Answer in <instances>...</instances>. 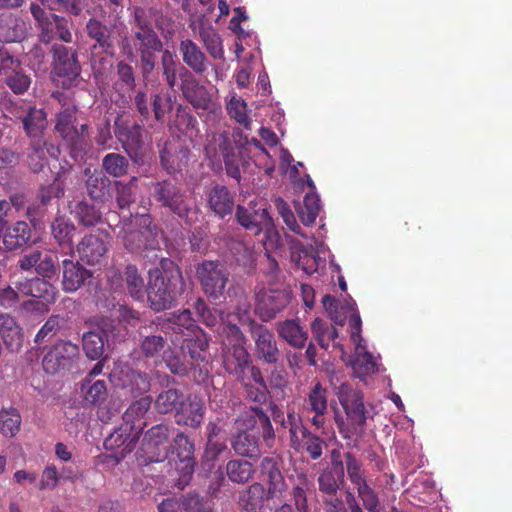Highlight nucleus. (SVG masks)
I'll list each match as a JSON object with an SVG mask.
<instances>
[{"label": "nucleus", "instance_id": "nucleus-1", "mask_svg": "<svg viewBox=\"0 0 512 512\" xmlns=\"http://www.w3.org/2000/svg\"><path fill=\"white\" fill-rule=\"evenodd\" d=\"M124 49L130 58H139L143 81L150 82L157 65V55L162 54L165 49L164 43L140 7L134 9V26L131 36L124 42Z\"/></svg>", "mask_w": 512, "mask_h": 512}, {"label": "nucleus", "instance_id": "nucleus-2", "mask_svg": "<svg viewBox=\"0 0 512 512\" xmlns=\"http://www.w3.org/2000/svg\"><path fill=\"white\" fill-rule=\"evenodd\" d=\"M336 395L346 414L345 420L338 412L335 413L339 434L347 440L346 445L349 448H357L367 420L363 393L349 383H342L337 388Z\"/></svg>", "mask_w": 512, "mask_h": 512}, {"label": "nucleus", "instance_id": "nucleus-3", "mask_svg": "<svg viewBox=\"0 0 512 512\" xmlns=\"http://www.w3.org/2000/svg\"><path fill=\"white\" fill-rule=\"evenodd\" d=\"M162 270L149 272L147 299L150 308L156 312L170 309L185 290L180 268L172 261H162Z\"/></svg>", "mask_w": 512, "mask_h": 512}, {"label": "nucleus", "instance_id": "nucleus-4", "mask_svg": "<svg viewBox=\"0 0 512 512\" xmlns=\"http://www.w3.org/2000/svg\"><path fill=\"white\" fill-rule=\"evenodd\" d=\"M151 196L159 207L167 209L181 219L189 220L190 214L193 213V199L177 181L165 179L155 182Z\"/></svg>", "mask_w": 512, "mask_h": 512}, {"label": "nucleus", "instance_id": "nucleus-5", "mask_svg": "<svg viewBox=\"0 0 512 512\" xmlns=\"http://www.w3.org/2000/svg\"><path fill=\"white\" fill-rule=\"evenodd\" d=\"M196 277L204 294L213 301L224 298L231 285L229 270L218 260H204L199 263L196 266Z\"/></svg>", "mask_w": 512, "mask_h": 512}, {"label": "nucleus", "instance_id": "nucleus-6", "mask_svg": "<svg viewBox=\"0 0 512 512\" xmlns=\"http://www.w3.org/2000/svg\"><path fill=\"white\" fill-rule=\"evenodd\" d=\"M260 483L264 484L271 499L281 500L288 492L289 486L283 474V460L280 456L268 455L258 465Z\"/></svg>", "mask_w": 512, "mask_h": 512}, {"label": "nucleus", "instance_id": "nucleus-7", "mask_svg": "<svg viewBox=\"0 0 512 512\" xmlns=\"http://www.w3.org/2000/svg\"><path fill=\"white\" fill-rule=\"evenodd\" d=\"M114 314L116 318L102 317L98 320V330H100L98 340L101 343L100 348H104L105 345L107 348H110L125 336L127 329L122 324V321L131 324L132 321L139 320V313L126 306H120Z\"/></svg>", "mask_w": 512, "mask_h": 512}, {"label": "nucleus", "instance_id": "nucleus-8", "mask_svg": "<svg viewBox=\"0 0 512 512\" xmlns=\"http://www.w3.org/2000/svg\"><path fill=\"white\" fill-rule=\"evenodd\" d=\"M290 302L287 289L261 287L255 293V313L264 322H268L282 311Z\"/></svg>", "mask_w": 512, "mask_h": 512}, {"label": "nucleus", "instance_id": "nucleus-9", "mask_svg": "<svg viewBox=\"0 0 512 512\" xmlns=\"http://www.w3.org/2000/svg\"><path fill=\"white\" fill-rule=\"evenodd\" d=\"M170 427L167 424L152 426L144 434L140 451L146 463L162 462L169 454Z\"/></svg>", "mask_w": 512, "mask_h": 512}, {"label": "nucleus", "instance_id": "nucleus-10", "mask_svg": "<svg viewBox=\"0 0 512 512\" xmlns=\"http://www.w3.org/2000/svg\"><path fill=\"white\" fill-rule=\"evenodd\" d=\"M236 220L243 228L254 235H259L264 230L268 232L273 228V220L265 203L255 200H251L247 206H237Z\"/></svg>", "mask_w": 512, "mask_h": 512}, {"label": "nucleus", "instance_id": "nucleus-11", "mask_svg": "<svg viewBox=\"0 0 512 512\" xmlns=\"http://www.w3.org/2000/svg\"><path fill=\"white\" fill-rule=\"evenodd\" d=\"M249 334L255 344L254 355L257 360L268 365H277L282 354L274 333L263 324H254L249 329Z\"/></svg>", "mask_w": 512, "mask_h": 512}, {"label": "nucleus", "instance_id": "nucleus-12", "mask_svg": "<svg viewBox=\"0 0 512 512\" xmlns=\"http://www.w3.org/2000/svg\"><path fill=\"white\" fill-rule=\"evenodd\" d=\"M223 365L225 371L232 375L238 382L248 380L251 375V369L257 367L253 365L251 355L246 345L227 346L224 349Z\"/></svg>", "mask_w": 512, "mask_h": 512}, {"label": "nucleus", "instance_id": "nucleus-13", "mask_svg": "<svg viewBox=\"0 0 512 512\" xmlns=\"http://www.w3.org/2000/svg\"><path fill=\"white\" fill-rule=\"evenodd\" d=\"M30 9L41 27L40 40L42 42L49 44L55 36H58L64 42L72 41V35L66 20L60 19L54 14L50 15V19L45 18L44 9L36 3H32Z\"/></svg>", "mask_w": 512, "mask_h": 512}, {"label": "nucleus", "instance_id": "nucleus-14", "mask_svg": "<svg viewBox=\"0 0 512 512\" xmlns=\"http://www.w3.org/2000/svg\"><path fill=\"white\" fill-rule=\"evenodd\" d=\"M180 89L184 98L196 109L209 110L212 104L211 94L201 85L194 74L186 67L179 70Z\"/></svg>", "mask_w": 512, "mask_h": 512}, {"label": "nucleus", "instance_id": "nucleus-15", "mask_svg": "<svg viewBox=\"0 0 512 512\" xmlns=\"http://www.w3.org/2000/svg\"><path fill=\"white\" fill-rule=\"evenodd\" d=\"M303 409L313 414L311 418L313 426L317 429L324 428L328 412V391L319 381L311 386L304 399Z\"/></svg>", "mask_w": 512, "mask_h": 512}, {"label": "nucleus", "instance_id": "nucleus-16", "mask_svg": "<svg viewBox=\"0 0 512 512\" xmlns=\"http://www.w3.org/2000/svg\"><path fill=\"white\" fill-rule=\"evenodd\" d=\"M79 65L75 54L63 45L54 47L55 81L63 87H69L79 76Z\"/></svg>", "mask_w": 512, "mask_h": 512}, {"label": "nucleus", "instance_id": "nucleus-17", "mask_svg": "<svg viewBox=\"0 0 512 512\" xmlns=\"http://www.w3.org/2000/svg\"><path fill=\"white\" fill-rule=\"evenodd\" d=\"M133 105L136 111L144 118L148 119L151 111L157 121H161L165 114L171 110L169 98L160 93L152 94L150 97L143 90L135 92Z\"/></svg>", "mask_w": 512, "mask_h": 512}, {"label": "nucleus", "instance_id": "nucleus-18", "mask_svg": "<svg viewBox=\"0 0 512 512\" xmlns=\"http://www.w3.org/2000/svg\"><path fill=\"white\" fill-rule=\"evenodd\" d=\"M345 483V469L340 452L333 450L330 466L323 469L317 478L319 493L342 490Z\"/></svg>", "mask_w": 512, "mask_h": 512}, {"label": "nucleus", "instance_id": "nucleus-19", "mask_svg": "<svg viewBox=\"0 0 512 512\" xmlns=\"http://www.w3.org/2000/svg\"><path fill=\"white\" fill-rule=\"evenodd\" d=\"M142 430L143 426L141 425L123 423L105 438L103 446L106 450L121 449L122 454L130 453L135 448Z\"/></svg>", "mask_w": 512, "mask_h": 512}, {"label": "nucleus", "instance_id": "nucleus-20", "mask_svg": "<svg viewBox=\"0 0 512 512\" xmlns=\"http://www.w3.org/2000/svg\"><path fill=\"white\" fill-rule=\"evenodd\" d=\"M310 480L305 473H299L293 483L290 494V503H282L274 512H309L308 492Z\"/></svg>", "mask_w": 512, "mask_h": 512}, {"label": "nucleus", "instance_id": "nucleus-21", "mask_svg": "<svg viewBox=\"0 0 512 512\" xmlns=\"http://www.w3.org/2000/svg\"><path fill=\"white\" fill-rule=\"evenodd\" d=\"M74 107H68L59 113L56 130L61 134L64 140H66L72 146V156L75 157V149L80 144L81 139L84 137L86 125L81 124L80 130L74 124L75 123Z\"/></svg>", "mask_w": 512, "mask_h": 512}, {"label": "nucleus", "instance_id": "nucleus-22", "mask_svg": "<svg viewBox=\"0 0 512 512\" xmlns=\"http://www.w3.org/2000/svg\"><path fill=\"white\" fill-rule=\"evenodd\" d=\"M143 132V127L138 124L120 127L116 132V135L122 142L125 151L135 163L143 162Z\"/></svg>", "mask_w": 512, "mask_h": 512}, {"label": "nucleus", "instance_id": "nucleus-23", "mask_svg": "<svg viewBox=\"0 0 512 512\" xmlns=\"http://www.w3.org/2000/svg\"><path fill=\"white\" fill-rule=\"evenodd\" d=\"M78 354V346L69 341L57 342L43 359V368L48 373H56Z\"/></svg>", "mask_w": 512, "mask_h": 512}, {"label": "nucleus", "instance_id": "nucleus-24", "mask_svg": "<svg viewBox=\"0 0 512 512\" xmlns=\"http://www.w3.org/2000/svg\"><path fill=\"white\" fill-rule=\"evenodd\" d=\"M158 327L166 335H168L170 331L175 334V337H171L170 339L172 343L180 341L181 338L188 336L184 330L194 332L195 329L198 328L189 309H183L178 313H174L170 318L159 323Z\"/></svg>", "mask_w": 512, "mask_h": 512}, {"label": "nucleus", "instance_id": "nucleus-25", "mask_svg": "<svg viewBox=\"0 0 512 512\" xmlns=\"http://www.w3.org/2000/svg\"><path fill=\"white\" fill-rule=\"evenodd\" d=\"M208 207L219 218L231 215L235 206V195L225 185L217 184L207 192Z\"/></svg>", "mask_w": 512, "mask_h": 512}, {"label": "nucleus", "instance_id": "nucleus-26", "mask_svg": "<svg viewBox=\"0 0 512 512\" xmlns=\"http://www.w3.org/2000/svg\"><path fill=\"white\" fill-rule=\"evenodd\" d=\"M205 406L201 399L197 397L184 398V404L175 414L177 424L186 425L191 428H198L203 422Z\"/></svg>", "mask_w": 512, "mask_h": 512}, {"label": "nucleus", "instance_id": "nucleus-27", "mask_svg": "<svg viewBox=\"0 0 512 512\" xmlns=\"http://www.w3.org/2000/svg\"><path fill=\"white\" fill-rule=\"evenodd\" d=\"M249 379L240 382L244 388L245 397L248 401L255 403V406L261 407L269 397V391L262 371L259 367L251 369Z\"/></svg>", "mask_w": 512, "mask_h": 512}, {"label": "nucleus", "instance_id": "nucleus-28", "mask_svg": "<svg viewBox=\"0 0 512 512\" xmlns=\"http://www.w3.org/2000/svg\"><path fill=\"white\" fill-rule=\"evenodd\" d=\"M179 52L183 63L194 73L202 75L208 69V59L201 48L191 39L181 40Z\"/></svg>", "mask_w": 512, "mask_h": 512}, {"label": "nucleus", "instance_id": "nucleus-29", "mask_svg": "<svg viewBox=\"0 0 512 512\" xmlns=\"http://www.w3.org/2000/svg\"><path fill=\"white\" fill-rule=\"evenodd\" d=\"M278 336L291 347L302 349L308 340V331L301 326L300 320L286 319L276 324Z\"/></svg>", "mask_w": 512, "mask_h": 512}, {"label": "nucleus", "instance_id": "nucleus-30", "mask_svg": "<svg viewBox=\"0 0 512 512\" xmlns=\"http://www.w3.org/2000/svg\"><path fill=\"white\" fill-rule=\"evenodd\" d=\"M250 411L253 415L247 413L242 415L244 426L250 429L258 424L263 441L269 448L273 447L276 435L270 417L259 406H251Z\"/></svg>", "mask_w": 512, "mask_h": 512}, {"label": "nucleus", "instance_id": "nucleus-31", "mask_svg": "<svg viewBox=\"0 0 512 512\" xmlns=\"http://www.w3.org/2000/svg\"><path fill=\"white\" fill-rule=\"evenodd\" d=\"M267 500L272 499L269 498L264 484L254 482L240 493L238 503L242 512H260Z\"/></svg>", "mask_w": 512, "mask_h": 512}, {"label": "nucleus", "instance_id": "nucleus-32", "mask_svg": "<svg viewBox=\"0 0 512 512\" xmlns=\"http://www.w3.org/2000/svg\"><path fill=\"white\" fill-rule=\"evenodd\" d=\"M235 454L249 459H257L261 455L259 437L247 431H239L230 440Z\"/></svg>", "mask_w": 512, "mask_h": 512}, {"label": "nucleus", "instance_id": "nucleus-33", "mask_svg": "<svg viewBox=\"0 0 512 512\" xmlns=\"http://www.w3.org/2000/svg\"><path fill=\"white\" fill-rule=\"evenodd\" d=\"M93 275L92 270L84 268L79 263H74L71 260L65 259L63 261V288L67 292L76 291L86 279Z\"/></svg>", "mask_w": 512, "mask_h": 512}, {"label": "nucleus", "instance_id": "nucleus-34", "mask_svg": "<svg viewBox=\"0 0 512 512\" xmlns=\"http://www.w3.org/2000/svg\"><path fill=\"white\" fill-rule=\"evenodd\" d=\"M28 30V24L21 18L12 14L0 18V41H21Z\"/></svg>", "mask_w": 512, "mask_h": 512}, {"label": "nucleus", "instance_id": "nucleus-35", "mask_svg": "<svg viewBox=\"0 0 512 512\" xmlns=\"http://www.w3.org/2000/svg\"><path fill=\"white\" fill-rule=\"evenodd\" d=\"M225 474L234 484H247L254 476L255 469L252 462L244 458H233L225 465Z\"/></svg>", "mask_w": 512, "mask_h": 512}, {"label": "nucleus", "instance_id": "nucleus-36", "mask_svg": "<svg viewBox=\"0 0 512 512\" xmlns=\"http://www.w3.org/2000/svg\"><path fill=\"white\" fill-rule=\"evenodd\" d=\"M22 124L26 134L32 139H37L48 125L46 113L43 109L29 107L22 117Z\"/></svg>", "mask_w": 512, "mask_h": 512}, {"label": "nucleus", "instance_id": "nucleus-37", "mask_svg": "<svg viewBox=\"0 0 512 512\" xmlns=\"http://www.w3.org/2000/svg\"><path fill=\"white\" fill-rule=\"evenodd\" d=\"M184 393L176 388L162 391L154 401V408L160 414L177 413L184 404Z\"/></svg>", "mask_w": 512, "mask_h": 512}, {"label": "nucleus", "instance_id": "nucleus-38", "mask_svg": "<svg viewBox=\"0 0 512 512\" xmlns=\"http://www.w3.org/2000/svg\"><path fill=\"white\" fill-rule=\"evenodd\" d=\"M31 237V229L25 221H18L3 233V244L8 250L25 245Z\"/></svg>", "mask_w": 512, "mask_h": 512}, {"label": "nucleus", "instance_id": "nucleus-39", "mask_svg": "<svg viewBox=\"0 0 512 512\" xmlns=\"http://www.w3.org/2000/svg\"><path fill=\"white\" fill-rule=\"evenodd\" d=\"M144 223L146 224L145 230H132L125 234L124 236V246L130 252H139L141 250H145L148 248H152V245L148 243L145 234L149 233L151 235L156 233V226H151V220L149 217L144 219Z\"/></svg>", "mask_w": 512, "mask_h": 512}, {"label": "nucleus", "instance_id": "nucleus-40", "mask_svg": "<svg viewBox=\"0 0 512 512\" xmlns=\"http://www.w3.org/2000/svg\"><path fill=\"white\" fill-rule=\"evenodd\" d=\"M311 332L315 341L324 350H327L330 343L339 336L336 327L321 318H315L312 321Z\"/></svg>", "mask_w": 512, "mask_h": 512}, {"label": "nucleus", "instance_id": "nucleus-41", "mask_svg": "<svg viewBox=\"0 0 512 512\" xmlns=\"http://www.w3.org/2000/svg\"><path fill=\"white\" fill-rule=\"evenodd\" d=\"M342 460L348 478L356 490L357 487H362L368 483L362 462L356 457L354 453L345 452L344 458Z\"/></svg>", "mask_w": 512, "mask_h": 512}, {"label": "nucleus", "instance_id": "nucleus-42", "mask_svg": "<svg viewBox=\"0 0 512 512\" xmlns=\"http://www.w3.org/2000/svg\"><path fill=\"white\" fill-rule=\"evenodd\" d=\"M235 149L234 141L226 132L214 134L212 139L205 146L207 156L215 159L222 157Z\"/></svg>", "mask_w": 512, "mask_h": 512}, {"label": "nucleus", "instance_id": "nucleus-43", "mask_svg": "<svg viewBox=\"0 0 512 512\" xmlns=\"http://www.w3.org/2000/svg\"><path fill=\"white\" fill-rule=\"evenodd\" d=\"M200 39L207 52L213 59L224 58L222 39L212 27H202L199 31Z\"/></svg>", "mask_w": 512, "mask_h": 512}, {"label": "nucleus", "instance_id": "nucleus-44", "mask_svg": "<svg viewBox=\"0 0 512 512\" xmlns=\"http://www.w3.org/2000/svg\"><path fill=\"white\" fill-rule=\"evenodd\" d=\"M287 428L289 430L290 447L298 450L301 445V438L309 431L302 423L301 417L294 409L287 412Z\"/></svg>", "mask_w": 512, "mask_h": 512}, {"label": "nucleus", "instance_id": "nucleus-45", "mask_svg": "<svg viewBox=\"0 0 512 512\" xmlns=\"http://www.w3.org/2000/svg\"><path fill=\"white\" fill-rule=\"evenodd\" d=\"M321 209L319 196L308 193L304 197L303 206L298 209V216L301 222L306 225H312L319 215Z\"/></svg>", "mask_w": 512, "mask_h": 512}, {"label": "nucleus", "instance_id": "nucleus-46", "mask_svg": "<svg viewBox=\"0 0 512 512\" xmlns=\"http://www.w3.org/2000/svg\"><path fill=\"white\" fill-rule=\"evenodd\" d=\"M188 154L189 151L186 148H181L179 153L175 154L170 146L165 145L160 151L161 164L168 173H174L181 170L183 158H187Z\"/></svg>", "mask_w": 512, "mask_h": 512}, {"label": "nucleus", "instance_id": "nucleus-47", "mask_svg": "<svg viewBox=\"0 0 512 512\" xmlns=\"http://www.w3.org/2000/svg\"><path fill=\"white\" fill-rule=\"evenodd\" d=\"M164 362L171 373L179 376H185L193 368V363L186 360L185 355L176 353L173 350L164 351Z\"/></svg>", "mask_w": 512, "mask_h": 512}, {"label": "nucleus", "instance_id": "nucleus-48", "mask_svg": "<svg viewBox=\"0 0 512 512\" xmlns=\"http://www.w3.org/2000/svg\"><path fill=\"white\" fill-rule=\"evenodd\" d=\"M177 65L176 55L165 49L161 54L160 68L167 86L171 89L177 84Z\"/></svg>", "mask_w": 512, "mask_h": 512}, {"label": "nucleus", "instance_id": "nucleus-49", "mask_svg": "<svg viewBox=\"0 0 512 512\" xmlns=\"http://www.w3.org/2000/svg\"><path fill=\"white\" fill-rule=\"evenodd\" d=\"M151 404L152 398L150 396H145L132 402L123 414L124 423L135 425L136 420H140L146 415Z\"/></svg>", "mask_w": 512, "mask_h": 512}, {"label": "nucleus", "instance_id": "nucleus-50", "mask_svg": "<svg viewBox=\"0 0 512 512\" xmlns=\"http://www.w3.org/2000/svg\"><path fill=\"white\" fill-rule=\"evenodd\" d=\"M21 416L16 409H3L0 411V433L6 437H13L20 429Z\"/></svg>", "mask_w": 512, "mask_h": 512}, {"label": "nucleus", "instance_id": "nucleus-51", "mask_svg": "<svg viewBox=\"0 0 512 512\" xmlns=\"http://www.w3.org/2000/svg\"><path fill=\"white\" fill-rule=\"evenodd\" d=\"M207 347L208 341L206 339H192L186 336L183 337L181 352L185 356L188 355L194 364L205 360V357L202 355V353L207 349Z\"/></svg>", "mask_w": 512, "mask_h": 512}, {"label": "nucleus", "instance_id": "nucleus-52", "mask_svg": "<svg viewBox=\"0 0 512 512\" xmlns=\"http://www.w3.org/2000/svg\"><path fill=\"white\" fill-rule=\"evenodd\" d=\"M78 396L83 406L96 403V365L81 382Z\"/></svg>", "mask_w": 512, "mask_h": 512}, {"label": "nucleus", "instance_id": "nucleus-53", "mask_svg": "<svg viewBox=\"0 0 512 512\" xmlns=\"http://www.w3.org/2000/svg\"><path fill=\"white\" fill-rule=\"evenodd\" d=\"M323 512H347L342 490L319 493Z\"/></svg>", "mask_w": 512, "mask_h": 512}, {"label": "nucleus", "instance_id": "nucleus-54", "mask_svg": "<svg viewBox=\"0 0 512 512\" xmlns=\"http://www.w3.org/2000/svg\"><path fill=\"white\" fill-rule=\"evenodd\" d=\"M221 319L223 321L222 334L224 336L225 347L234 345H246L247 339L238 325L232 323L230 318L226 317V319H224L221 317Z\"/></svg>", "mask_w": 512, "mask_h": 512}, {"label": "nucleus", "instance_id": "nucleus-55", "mask_svg": "<svg viewBox=\"0 0 512 512\" xmlns=\"http://www.w3.org/2000/svg\"><path fill=\"white\" fill-rule=\"evenodd\" d=\"M226 317L237 318L238 322L247 327L248 331L254 324H259L251 317V304L246 296H242L238 299L234 312L232 314H228Z\"/></svg>", "mask_w": 512, "mask_h": 512}, {"label": "nucleus", "instance_id": "nucleus-56", "mask_svg": "<svg viewBox=\"0 0 512 512\" xmlns=\"http://www.w3.org/2000/svg\"><path fill=\"white\" fill-rule=\"evenodd\" d=\"M178 502L181 512H211L210 506L197 493H186Z\"/></svg>", "mask_w": 512, "mask_h": 512}, {"label": "nucleus", "instance_id": "nucleus-57", "mask_svg": "<svg viewBox=\"0 0 512 512\" xmlns=\"http://www.w3.org/2000/svg\"><path fill=\"white\" fill-rule=\"evenodd\" d=\"M103 168L108 174L114 177H120L126 174L128 161L123 155L109 153L103 159Z\"/></svg>", "mask_w": 512, "mask_h": 512}, {"label": "nucleus", "instance_id": "nucleus-58", "mask_svg": "<svg viewBox=\"0 0 512 512\" xmlns=\"http://www.w3.org/2000/svg\"><path fill=\"white\" fill-rule=\"evenodd\" d=\"M80 260L90 266L96 264V237L92 234L83 237L77 246Z\"/></svg>", "mask_w": 512, "mask_h": 512}, {"label": "nucleus", "instance_id": "nucleus-59", "mask_svg": "<svg viewBox=\"0 0 512 512\" xmlns=\"http://www.w3.org/2000/svg\"><path fill=\"white\" fill-rule=\"evenodd\" d=\"M57 291L45 278H33V288L30 296L33 299L46 300L47 302H55Z\"/></svg>", "mask_w": 512, "mask_h": 512}, {"label": "nucleus", "instance_id": "nucleus-60", "mask_svg": "<svg viewBox=\"0 0 512 512\" xmlns=\"http://www.w3.org/2000/svg\"><path fill=\"white\" fill-rule=\"evenodd\" d=\"M227 111L236 122L244 128L250 129L251 119L247 115V105L243 100L232 98L227 104Z\"/></svg>", "mask_w": 512, "mask_h": 512}, {"label": "nucleus", "instance_id": "nucleus-61", "mask_svg": "<svg viewBox=\"0 0 512 512\" xmlns=\"http://www.w3.org/2000/svg\"><path fill=\"white\" fill-rule=\"evenodd\" d=\"M142 340L140 349L145 357H155L158 355L166 345V339L161 335H146L141 333Z\"/></svg>", "mask_w": 512, "mask_h": 512}, {"label": "nucleus", "instance_id": "nucleus-62", "mask_svg": "<svg viewBox=\"0 0 512 512\" xmlns=\"http://www.w3.org/2000/svg\"><path fill=\"white\" fill-rule=\"evenodd\" d=\"M125 281L132 297L140 299L143 296L144 281L138 269L135 266L129 265L125 270Z\"/></svg>", "mask_w": 512, "mask_h": 512}, {"label": "nucleus", "instance_id": "nucleus-63", "mask_svg": "<svg viewBox=\"0 0 512 512\" xmlns=\"http://www.w3.org/2000/svg\"><path fill=\"white\" fill-rule=\"evenodd\" d=\"M353 369L359 377H365L376 371L374 357L369 352L358 353L354 362Z\"/></svg>", "mask_w": 512, "mask_h": 512}, {"label": "nucleus", "instance_id": "nucleus-64", "mask_svg": "<svg viewBox=\"0 0 512 512\" xmlns=\"http://www.w3.org/2000/svg\"><path fill=\"white\" fill-rule=\"evenodd\" d=\"M356 491L368 512H379L380 500L378 494L368 483L362 487H357Z\"/></svg>", "mask_w": 512, "mask_h": 512}]
</instances>
